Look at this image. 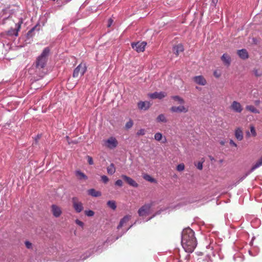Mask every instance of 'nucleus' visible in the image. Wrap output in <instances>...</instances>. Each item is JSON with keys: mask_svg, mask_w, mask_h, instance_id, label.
<instances>
[{"mask_svg": "<svg viewBox=\"0 0 262 262\" xmlns=\"http://www.w3.org/2000/svg\"><path fill=\"white\" fill-rule=\"evenodd\" d=\"M38 24H37L34 27H33L31 30H30L27 33V37L28 39H30L32 38V37L34 36V31L35 30H39V28H38Z\"/></svg>", "mask_w": 262, "mask_h": 262, "instance_id": "b1692460", "label": "nucleus"}, {"mask_svg": "<svg viewBox=\"0 0 262 262\" xmlns=\"http://www.w3.org/2000/svg\"><path fill=\"white\" fill-rule=\"evenodd\" d=\"M88 161L90 165H93L94 164L93 158L89 156H87Z\"/></svg>", "mask_w": 262, "mask_h": 262, "instance_id": "a19ab883", "label": "nucleus"}, {"mask_svg": "<svg viewBox=\"0 0 262 262\" xmlns=\"http://www.w3.org/2000/svg\"><path fill=\"white\" fill-rule=\"evenodd\" d=\"M237 54L239 57L243 59H246L248 58V53L246 49L238 50Z\"/></svg>", "mask_w": 262, "mask_h": 262, "instance_id": "4be33fe9", "label": "nucleus"}, {"mask_svg": "<svg viewBox=\"0 0 262 262\" xmlns=\"http://www.w3.org/2000/svg\"><path fill=\"white\" fill-rule=\"evenodd\" d=\"M87 67L85 63L79 64L74 70L73 73V77H77L79 75L82 76L85 73Z\"/></svg>", "mask_w": 262, "mask_h": 262, "instance_id": "20e7f679", "label": "nucleus"}, {"mask_svg": "<svg viewBox=\"0 0 262 262\" xmlns=\"http://www.w3.org/2000/svg\"><path fill=\"white\" fill-rule=\"evenodd\" d=\"M113 22V20L112 19V18H110L108 19V24H107V27H110L111 26V25H112V23Z\"/></svg>", "mask_w": 262, "mask_h": 262, "instance_id": "de8ad7c7", "label": "nucleus"}, {"mask_svg": "<svg viewBox=\"0 0 262 262\" xmlns=\"http://www.w3.org/2000/svg\"><path fill=\"white\" fill-rule=\"evenodd\" d=\"M259 103H260V101L259 100H256L255 101V104L256 105H258L259 104Z\"/></svg>", "mask_w": 262, "mask_h": 262, "instance_id": "8fccbe9b", "label": "nucleus"}, {"mask_svg": "<svg viewBox=\"0 0 262 262\" xmlns=\"http://www.w3.org/2000/svg\"><path fill=\"white\" fill-rule=\"evenodd\" d=\"M229 144L234 147H237V144L233 141V140L230 139L229 141Z\"/></svg>", "mask_w": 262, "mask_h": 262, "instance_id": "49530a36", "label": "nucleus"}, {"mask_svg": "<svg viewBox=\"0 0 262 262\" xmlns=\"http://www.w3.org/2000/svg\"><path fill=\"white\" fill-rule=\"evenodd\" d=\"M85 214L87 215L88 216H92L94 214V212L93 211L89 210H85Z\"/></svg>", "mask_w": 262, "mask_h": 262, "instance_id": "4c0bfd02", "label": "nucleus"}, {"mask_svg": "<svg viewBox=\"0 0 262 262\" xmlns=\"http://www.w3.org/2000/svg\"><path fill=\"white\" fill-rule=\"evenodd\" d=\"M262 165V157L253 165L249 171L247 172L244 176L239 178L238 182H242L245 179L250 173L253 172L254 170Z\"/></svg>", "mask_w": 262, "mask_h": 262, "instance_id": "423d86ee", "label": "nucleus"}, {"mask_svg": "<svg viewBox=\"0 0 262 262\" xmlns=\"http://www.w3.org/2000/svg\"><path fill=\"white\" fill-rule=\"evenodd\" d=\"M115 184L116 186L122 187L123 186V182L121 180H117L115 182Z\"/></svg>", "mask_w": 262, "mask_h": 262, "instance_id": "ea45409f", "label": "nucleus"}, {"mask_svg": "<svg viewBox=\"0 0 262 262\" xmlns=\"http://www.w3.org/2000/svg\"><path fill=\"white\" fill-rule=\"evenodd\" d=\"M133 125V121L130 119L127 122H126L125 124V128L126 129H129Z\"/></svg>", "mask_w": 262, "mask_h": 262, "instance_id": "473e14b6", "label": "nucleus"}, {"mask_svg": "<svg viewBox=\"0 0 262 262\" xmlns=\"http://www.w3.org/2000/svg\"><path fill=\"white\" fill-rule=\"evenodd\" d=\"M133 226V225H132L129 226V227L127 229V230H128V229H129L132 226Z\"/></svg>", "mask_w": 262, "mask_h": 262, "instance_id": "4d7b16f0", "label": "nucleus"}, {"mask_svg": "<svg viewBox=\"0 0 262 262\" xmlns=\"http://www.w3.org/2000/svg\"><path fill=\"white\" fill-rule=\"evenodd\" d=\"M230 108L234 112L241 113L243 111V107L241 103L236 101H233L230 105Z\"/></svg>", "mask_w": 262, "mask_h": 262, "instance_id": "9b49d317", "label": "nucleus"}, {"mask_svg": "<svg viewBox=\"0 0 262 262\" xmlns=\"http://www.w3.org/2000/svg\"><path fill=\"white\" fill-rule=\"evenodd\" d=\"M121 177L130 186L137 188L138 187V183L132 178L126 175L122 174Z\"/></svg>", "mask_w": 262, "mask_h": 262, "instance_id": "f8f14e48", "label": "nucleus"}, {"mask_svg": "<svg viewBox=\"0 0 262 262\" xmlns=\"http://www.w3.org/2000/svg\"><path fill=\"white\" fill-rule=\"evenodd\" d=\"M193 80L196 84L200 85H205L207 83L206 79L202 75L194 76Z\"/></svg>", "mask_w": 262, "mask_h": 262, "instance_id": "2eb2a0df", "label": "nucleus"}, {"mask_svg": "<svg viewBox=\"0 0 262 262\" xmlns=\"http://www.w3.org/2000/svg\"><path fill=\"white\" fill-rule=\"evenodd\" d=\"M101 181L105 184L107 183L109 179L108 177L105 175H103L101 177Z\"/></svg>", "mask_w": 262, "mask_h": 262, "instance_id": "e433bc0d", "label": "nucleus"}, {"mask_svg": "<svg viewBox=\"0 0 262 262\" xmlns=\"http://www.w3.org/2000/svg\"><path fill=\"white\" fill-rule=\"evenodd\" d=\"M155 215H154L152 217H150L148 220H147V221H148L150 219H151L154 216H155Z\"/></svg>", "mask_w": 262, "mask_h": 262, "instance_id": "6e6d98bb", "label": "nucleus"}, {"mask_svg": "<svg viewBox=\"0 0 262 262\" xmlns=\"http://www.w3.org/2000/svg\"><path fill=\"white\" fill-rule=\"evenodd\" d=\"M253 73L254 74V75L256 76V77H259L260 76L262 75V72L261 71H259L257 69H254L253 70Z\"/></svg>", "mask_w": 262, "mask_h": 262, "instance_id": "58836bf2", "label": "nucleus"}, {"mask_svg": "<svg viewBox=\"0 0 262 262\" xmlns=\"http://www.w3.org/2000/svg\"><path fill=\"white\" fill-rule=\"evenodd\" d=\"M236 139L238 141H242L243 139V130L240 127L237 128L235 130L234 133Z\"/></svg>", "mask_w": 262, "mask_h": 262, "instance_id": "aec40b11", "label": "nucleus"}, {"mask_svg": "<svg viewBox=\"0 0 262 262\" xmlns=\"http://www.w3.org/2000/svg\"><path fill=\"white\" fill-rule=\"evenodd\" d=\"M150 104L148 101H140L138 103V108L142 110H147L150 107Z\"/></svg>", "mask_w": 262, "mask_h": 262, "instance_id": "dca6fc26", "label": "nucleus"}, {"mask_svg": "<svg viewBox=\"0 0 262 262\" xmlns=\"http://www.w3.org/2000/svg\"><path fill=\"white\" fill-rule=\"evenodd\" d=\"M221 60L225 66H229L231 63V57L226 53L222 56Z\"/></svg>", "mask_w": 262, "mask_h": 262, "instance_id": "f3484780", "label": "nucleus"}, {"mask_svg": "<svg viewBox=\"0 0 262 262\" xmlns=\"http://www.w3.org/2000/svg\"><path fill=\"white\" fill-rule=\"evenodd\" d=\"M145 134V130L143 128H141L139 129L137 132V136H143Z\"/></svg>", "mask_w": 262, "mask_h": 262, "instance_id": "c9c22d12", "label": "nucleus"}, {"mask_svg": "<svg viewBox=\"0 0 262 262\" xmlns=\"http://www.w3.org/2000/svg\"><path fill=\"white\" fill-rule=\"evenodd\" d=\"M249 254L251 255H253L252 253H251V251L250 250L249 251Z\"/></svg>", "mask_w": 262, "mask_h": 262, "instance_id": "5fc2aeb1", "label": "nucleus"}, {"mask_svg": "<svg viewBox=\"0 0 262 262\" xmlns=\"http://www.w3.org/2000/svg\"><path fill=\"white\" fill-rule=\"evenodd\" d=\"M116 171V168L115 165L113 163H111L109 166L107 167V172L109 174L112 175L115 173Z\"/></svg>", "mask_w": 262, "mask_h": 262, "instance_id": "bb28decb", "label": "nucleus"}, {"mask_svg": "<svg viewBox=\"0 0 262 262\" xmlns=\"http://www.w3.org/2000/svg\"><path fill=\"white\" fill-rule=\"evenodd\" d=\"M131 216L129 215H126L124 216L120 221L119 225L117 226V229H119L121 228L124 224L126 223L129 221L130 219Z\"/></svg>", "mask_w": 262, "mask_h": 262, "instance_id": "412c9836", "label": "nucleus"}, {"mask_svg": "<svg viewBox=\"0 0 262 262\" xmlns=\"http://www.w3.org/2000/svg\"><path fill=\"white\" fill-rule=\"evenodd\" d=\"M171 98L176 101H177L180 104L184 103V100L179 96H173Z\"/></svg>", "mask_w": 262, "mask_h": 262, "instance_id": "7c9ffc66", "label": "nucleus"}, {"mask_svg": "<svg viewBox=\"0 0 262 262\" xmlns=\"http://www.w3.org/2000/svg\"><path fill=\"white\" fill-rule=\"evenodd\" d=\"M152 204H146L142 206L138 210V214L140 216H144L149 213Z\"/></svg>", "mask_w": 262, "mask_h": 262, "instance_id": "9d476101", "label": "nucleus"}, {"mask_svg": "<svg viewBox=\"0 0 262 262\" xmlns=\"http://www.w3.org/2000/svg\"><path fill=\"white\" fill-rule=\"evenodd\" d=\"M184 50V47L181 43L173 47V52L177 56H178L180 53L183 52Z\"/></svg>", "mask_w": 262, "mask_h": 262, "instance_id": "a211bd4d", "label": "nucleus"}, {"mask_svg": "<svg viewBox=\"0 0 262 262\" xmlns=\"http://www.w3.org/2000/svg\"><path fill=\"white\" fill-rule=\"evenodd\" d=\"M23 23V18H20L18 22L15 24V28H11L9 29L7 33V34L8 36H15L16 37L18 36V33L19 31L21 26Z\"/></svg>", "mask_w": 262, "mask_h": 262, "instance_id": "7ed1b4c3", "label": "nucleus"}, {"mask_svg": "<svg viewBox=\"0 0 262 262\" xmlns=\"http://www.w3.org/2000/svg\"><path fill=\"white\" fill-rule=\"evenodd\" d=\"M213 75L214 76L216 77V78H219L221 76V73L220 72H219L217 71H214L213 72Z\"/></svg>", "mask_w": 262, "mask_h": 262, "instance_id": "37998d69", "label": "nucleus"}, {"mask_svg": "<svg viewBox=\"0 0 262 262\" xmlns=\"http://www.w3.org/2000/svg\"><path fill=\"white\" fill-rule=\"evenodd\" d=\"M196 166H197V168L199 169H200V170L202 169V168H203V162H198Z\"/></svg>", "mask_w": 262, "mask_h": 262, "instance_id": "c03bdc74", "label": "nucleus"}, {"mask_svg": "<svg viewBox=\"0 0 262 262\" xmlns=\"http://www.w3.org/2000/svg\"><path fill=\"white\" fill-rule=\"evenodd\" d=\"M75 174L79 180H87L88 177L80 170H76Z\"/></svg>", "mask_w": 262, "mask_h": 262, "instance_id": "393cba45", "label": "nucleus"}, {"mask_svg": "<svg viewBox=\"0 0 262 262\" xmlns=\"http://www.w3.org/2000/svg\"><path fill=\"white\" fill-rule=\"evenodd\" d=\"M209 158H210V159L211 161H212V160H214V158H213L212 157H211V156H209Z\"/></svg>", "mask_w": 262, "mask_h": 262, "instance_id": "864d4df0", "label": "nucleus"}, {"mask_svg": "<svg viewBox=\"0 0 262 262\" xmlns=\"http://www.w3.org/2000/svg\"><path fill=\"white\" fill-rule=\"evenodd\" d=\"M75 222H76V223L78 225H79V226H81V227H83V223L82 222L80 221V220H76L75 221Z\"/></svg>", "mask_w": 262, "mask_h": 262, "instance_id": "a18cd8bd", "label": "nucleus"}, {"mask_svg": "<svg viewBox=\"0 0 262 262\" xmlns=\"http://www.w3.org/2000/svg\"><path fill=\"white\" fill-rule=\"evenodd\" d=\"M207 248L211 249L213 256H215L216 254H217L219 256L221 255L220 252L221 248L219 245H216L215 243H210L208 246H207Z\"/></svg>", "mask_w": 262, "mask_h": 262, "instance_id": "1a4fd4ad", "label": "nucleus"}, {"mask_svg": "<svg viewBox=\"0 0 262 262\" xmlns=\"http://www.w3.org/2000/svg\"><path fill=\"white\" fill-rule=\"evenodd\" d=\"M143 178L146 180L147 181L150 182H155L156 180L155 179L152 178L150 176L149 174H146L143 176Z\"/></svg>", "mask_w": 262, "mask_h": 262, "instance_id": "2f4dec72", "label": "nucleus"}, {"mask_svg": "<svg viewBox=\"0 0 262 262\" xmlns=\"http://www.w3.org/2000/svg\"><path fill=\"white\" fill-rule=\"evenodd\" d=\"M157 122H166L167 119H166L165 116L163 114L159 115L157 118Z\"/></svg>", "mask_w": 262, "mask_h": 262, "instance_id": "c756f323", "label": "nucleus"}, {"mask_svg": "<svg viewBox=\"0 0 262 262\" xmlns=\"http://www.w3.org/2000/svg\"><path fill=\"white\" fill-rule=\"evenodd\" d=\"M73 206L75 210L79 213L81 212L83 209L82 203L78 201V199L76 197H74L72 199Z\"/></svg>", "mask_w": 262, "mask_h": 262, "instance_id": "6e6552de", "label": "nucleus"}, {"mask_svg": "<svg viewBox=\"0 0 262 262\" xmlns=\"http://www.w3.org/2000/svg\"><path fill=\"white\" fill-rule=\"evenodd\" d=\"M182 246L185 251L188 253L193 251L197 245L194 231L190 228L184 229L182 232Z\"/></svg>", "mask_w": 262, "mask_h": 262, "instance_id": "f257e3e1", "label": "nucleus"}, {"mask_svg": "<svg viewBox=\"0 0 262 262\" xmlns=\"http://www.w3.org/2000/svg\"><path fill=\"white\" fill-rule=\"evenodd\" d=\"M246 109L253 113L259 114V111L253 105H249L246 106Z\"/></svg>", "mask_w": 262, "mask_h": 262, "instance_id": "cd10ccee", "label": "nucleus"}, {"mask_svg": "<svg viewBox=\"0 0 262 262\" xmlns=\"http://www.w3.org/2000/svg\"><path fill=\"white\" fill-rule=\"evenodd\" d=\"M146 43L144 41L132 42L131 44L132 47L133 49L136 50L137 52H143Z\"/></svg>", "mask_w": 262, "mask_h": 262, "instance_id": "0eeeda50", "label": "nucleus"}, {"mask_svg": "<svg viewBox=\"0 0 262 262\" xmlns=\"http://www.w3.org/2000/svg\"><path fill=\"white\" fill-rule=\"evenodd\" d=\"M107 205L110 208L114 210L116 209L117 206L116 202L114 201H108L107 202Z\"/></svg>", "mask_w": 262, "mask_h": 262, "instance_id": "c85d7f7f", "label": "nucleus"}, {"mask_svg": "<svg viewBox=\"0 0 262 262\" xmlns=\"http://www.w3.org/2000/svg\"><path fill=\"white\" fill-rule=\"evenodd\" d=\"M217 2V0H212V3H211V5L213 7H215L216 6Z\"/></svg>", "mask_w": 262, "mask_h": 262, "instance_id": "09e8293b", "label": "nucleus"}, {"mask_svg": "<svg viewBox=\"0 0 262 262\" xmlns=\"http://www.w3.org/2000/svg\"><path fill=\"white\" fill-rule=\"evenodd\" d=\"M104 145L110 149L115 148L118 144L117 139L114 137H111L104 141Z\"/></svg>", "mask_w": 262, "mask_h": 262, "instance_id": "39448f33", "label": "nucleus"}, {"mask_svg": "<svg viewBox=\"0 0 262 262\" xmlns=\"http://www.w3.org/2000/svg\"><path fill=\"white\" fill-rule=\"evenodd\" d=\"M48 14L47 13H45V17L46 16V15H47V16L45 18V21H47V17L48 16Z\"/></svg>", "mask_w": 262, "mask_h": 262, "instance_id": "603ef678", "label": "nucleus"}, {"mask_svg": "<svg viewBox=\"0 0 262 262\" xmlns=\"http://www.w3.org/2000/svg\"><path fill=\"white\" fill-rule=\"evenodd\" d=\"M171 111L173 112L186 113L188 112V109L185 106L181 105L179 106H172L171 108Z\"/></svg>", "mask_w": 262, "mask_h": 262, "instance_id": "6ab92c4d", "label": "nucleus"}, {"mask_svg": "<svg viewBox=\"0 0 262 262\" xmlns=\"http://www.w3.org/2000/svg\"><path fill=\"white\" fill-rule=\"evenodd\" d=\"M51 211L53 215L55 217H59L62 213L61 208L56 205H52L51 206Z\"/></svg>", "mask_w": 262, "mask_h": 262, "instance_id": "4468645a", "label": "nucleus"}, {"mask_svg": "<svg viewBox=\"0 0 262 262\" xmlns=\"http://www.w3.org/2000/svg\"><path fill=\"white\" fill-rule=\"evenodd\" d=\"M85 259V257H84V258H82V260H84V259Z\"/></svg>", "mask_w": 262, "mask_h": 262, "instance_id": "bf43d9fd", "label": "nucleus"}, {"mask_svg": "<svg viewBox=\"0 0 262 262\" xmlns=\"http://www.w3.org/2000/svg\"><path fill=\"white\" fill-rule=\"evenodd\" d=\"M50 51L49 48H45L41 54L37 58L35 62L36 69L40 70L44 69L48 60V56Z\"/></svg>", "mask_w": 262, "mask_h": 262, "instance_id": "f03ea898", "label": "nucleus"}, {"mask_svg": "<svg viewBox=\"0 0 262 262\" xmlns=\"http://www.w3.org/2000/svg\"><path fill=\"white\" fill-rule=\"evenodd\" d=\"M166 96V93L164 92H154L153 93H151L149 94V97L151 99H161L165 97Z\"/></svg>", "mask_w": 262, "mask_h": 262, "instance_id": "ddd939ff", "label": "nucleus"}, {"mask_svg": "<svg viewBox=\"0 0 262 262\" xmlns=\"http://www.w3.org/2000/svg\"><path fill=\"white\" fill-rule=\"evenodd\" d=\"M246 135H247V137H250V132H246Z\"/></svg>", "mask_w": 262, "mask_h": 262, "instance_id": "3c124183", "label": "nucleus"}, {"mask_svg": "<svg viewBox=\"0 0 262 262\" xmlns=\"http://www.w3.org/2000/svg\"><path fill=\"white\" fill-rule=\"evenodd\" d=\"M154 139L158 141H161L163 139V135L160 133H157L154 135ZM164 140L162 141L163 143H165L166 141V139L165 137H164Z\"/></svg>", "mask_w": 262, "mask_h": 262, "instance_id": "a878e982", "label": "nucleus"}, {"mask_svg": "<svg viewBox=\"0 0 262 262\" xmlns=\"http://www.w3.org/2000/svg\"><path fill=\"white\" fill-rule=\"evenodd\" d=\"M221 143L222 144V145H224V142H221Z\"/></svg>", "mask_w": 262, "mask_h": 262, "instance_id": "13d9d810", "label": "nucleus"}, {"mask_svg": "<svg viewBox=\"0 0 262 262\" xmlns=\"http://www.w3.org/2000/svg\"><path fill=\"white\" fill-rule=\"evenodd\" d=\"M25 245L28 249H30L32 247V244L29 241L25 242Z\"/></svg>", "mask_w": 262, "mask_h": 262, "instance_id": "79ce46f5", "label": "nucleus"}, {"mask_svg": "<svg viewBox=\"0 0 262 262\" xmlns=\"http://www.w3.org/2000/svg\"><path fill=\"white\" fill-rule=\"evenodd\" d=\"M185 166L183 163L179 164L177 167V170L179 171H183L184 169Z\"/></svg>", "mask_w": 262, "mask_h": 262, "instance_id": "72a5a7b5", "label": "nucleus"}, {"mask_svg": "<svg viewBox=\"0 0 262 262\" xmlns=\"http://www.w3.org/2000/svg\"><path fill=\"white\" fill-rule=\"evenodd\" d=\"M250 132L253 137H255L256 136V132L255 131V127L253 125L250 126Z\"/></svg>", "mask_w": 262, "mask_h": 262, "instance_id": "f704fd0d", "label": "nucleus"}, {"mask_svg": "<svg viewBox=\"0 0 262 262\" xmlns=\"http://www.w3.org/2000/svg\"><path fill=\"white\" fill-rule=\"evenodd\" d=\"M88 194L94 197H98L101 195V192L99 191H97L94 188L90 189L88 190Z\"/></svg>", "mask_w": 262, "mask_h": 262, "instance_id": "5701e85b", "label": "nucleus"}]
</instances>
